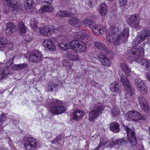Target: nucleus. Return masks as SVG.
Here are the masks:
<instances>
[{
  "label": "nucleus",
  "mask_w": 150,
  "mask_h": 150,
  "mask_svg": "<svg viewBox=\"0 0 150 150\" xmlns=\"http://www.w3.org/2000/svg\"><path fill=\"white\" fill-rule=\"evenodd\" d=\"M44 2L47 4H51L52 3V0H43Z\"/></svg>",
  "instance_id": "nucleus-62"
},
{
  "label": "nucleus",
  "mask_w": 150,
  "mask_h": 150,
  "mask_svg": "<svg viewBox=\"0 0 150 150\" xmlns=\"http://www.w3.org/2000/svg\"><path fill=\"white\" fill-rule=\"evenodd\" d=\"M97 0H88L87 2L88 6L90 7L93 6L97 4Z\"/></svg>",
  "instance_id": "nucleus-47"
},
{
  "label": "nucleus",
  "mask_w": 150,
  "mask_h": 150,
  "mask_svg": "<svg viewBox=\"0 0 150 150\" xmlns=\"http://www.w3.org/2000/svg\"><path fill=\"white\" fill-rule=\"evenodd\" d=\"M6 27V28L14 29V28H15V25L13 23L9 22L7 24Z\"/></svg>",
  "instance_id": "nucleus-53"
},
{
  "label": "nucleus",
  "mask_w": 150,
  "mask_h": 150,
  "mask_svg": "<svg viewBox=\"0 0 150 150\" xmlns=\"http://www.w3.org/2000/svg\"><path fill=\"white\" fill-rule=\"evenodd\" d=\"M6 115L4 114H2L0 116V121L1 122L4 121L5 120Z\"/></svg>",
  "instance_id": "nucleus-60"
},
{
  "label": "nucleus",
  "mask_w": 150,
  "mask_h": 150,
  "mask_svg": "<svg viewBox=\"0 0 150 150\" xmlns=\"http://www.w3.org/2000/svg\"><path fill=\"white\" fill-rule=\"evenodd\" d=\"M69 17L68 20V23L71 25L75 27H78L79 26L80 24V20L78 18L76 17Z\"/></svg>",
  "instance_id": "nucleus-16"
},
{
  "label": "nucleus",
  "mask_w": 150,
  "mask_h": 150,
  "mask_svg": "<svg viewBox=\"0 0 150 150\" xmlns=\"http://www.w3.org/2000/svg\"><path fill=\"white\" fill-rule=\"evenodd\" d=\"M108 139L106 138L101 139L100 144L93 150H98L100 148H101L102 149H104L105 148V146L108 142Z\"/></svg>",
  "instance_id": "nucleus-28"
},
{
  "label": "nucleus",
  "mask_w": 150,
  "mask_h": 150,
  "mask_svg": "<svg viewBox=\"0 0 150 150\" xmlns=\"http://www.w3.org/2000/svg\"><path fill=\"white\" fill-rule=\"evenodd\" d=\"M5 6H8V9L14 13H16L20 11V8L17 4L13 3L12 0H2Z\"/></svg>",
  "instance_id": "nucleus-10"
},
{
  "label": "nucleus",
  "mask_w": 150,
  "mask_h": 150,
  "mask_svg": "<svg viewBox=\"0 0 150 150\" xmlns=\"http://www.w3.org/2000/svg\"><path fill=\"white\" fill-rule=\"evenodd\" d=\"M42 55L41 52L38 50H35L32 51L29 56V59L30 61L34 63L42 61Z\"/></svg>",
  "instance_id": "nucleus-8"
},
{
  "label": "nucleus",
  "mask_w": 150,
  "mask_h": 150,
  "mask_svg": "<svg viewBox=\"0 0 150 150\" xmlns=\"http://www.w3.org/2000/svg\"><path fill=\"white\" fill-rule=\"evenodd\" d=\"M101 28L100 25H96L94 26L93 25L91 28V29H92L93 33L96 35H99V32Z\"/></svg>",
  "instance_id": "nucleus-39"
},
{
  "label": "nucleus",
  "mask_w": 150,
  "mask_h": 150,
  "mask_svg": "<svg viewBox=\"0 0 150 150\" xmlns=\"http://www.w3.org/2000/svg\"><path fill=\"white\" fill-rule=\"evenodd\" d=\"M120 66L122 69L127 76H131L132 74L131 71L125 63L124 62L121 63Z\"/></svg>",
  "instance_id": "nucleus-18"
},
{
  "label": "nucleus",
  "mask_w": 150,
  "mask_h": 150,
  "mask_svg": "<svg viewBox=\"0 0 150 150\" xmlns=\"http://www.w3.org/2000/svg\"><path fill=\"white\" fill-rule=\"evenodd\" d=\"M99 61L104 66L109 67L112 64V62L109 58L101 53L98 57Z\"/></svg>",
  "instance_id": "nucleus-13"
},
{
  "label": "nucleus",
  "mask_w": 150,
  "mask_h": 150,
  "mask_svg": "<svg viewBox=\"0 0 150 150\" xmlns=\"http://www.w3.org/2000/svg\"><path fill=\"white\" fill-rule=\"evenodd\" d=\"M34 3L33 0H27L24 3L25 8L26 9H29L33 6Z\"/></svg>",
  "instance_id": "nucleus-38"
},
{
  "label": "nucleus",
  "mask_w": 150,
  "mask_h": 150,
  "mask_svg": "<svg viewBox=\"0 0 150 150\" xmlns=\"http://www.w3.org/2000/svg\"><path fill=\"white\" fill-rule=\"evenodd\" d=\"M24 40L27 42L29 43L32 41V38L29 35H26L23 36Z\"/></svg>",
  "instance_id": "nucleus-49"
},
{
  "label": "nucleus",
  "mask_w": 150,
  "mask_h": 150,
  "mask_svg": "<svg viewBox=\"0 0 150 150\" xmlns=\"http://www.w3.org/2000/svg\"><path fill=\"white\" fill-rule=\"evenodd\" d=\"M11 73L8 70H5L2 69H0V80L6 77Z\"/></svg>",
  "instance_id": "nucleus-35"
},
{
  "label": "nucleus",
  "mask_w": 150,
  "mask_h": 150,
  "mask_svg": "<svg viewBox=\"0 0 150 150\" xmlns=\"http://www.w3.org/2000/svg\"><path fill=\"white\" fill-rule=\"evenodd\" d=\"M141 65H145L146 69L150 70V60L143 59L141 63Z\"/></svg>",
  "instance_id": "nucleus-42"
},
{
  "label": "nucleus",
  "mask_w": 150,
  "mask_h": 150,
  "mask_svg": "<svg viewBox=\"0 0 150 150\" xmlns=\"http://www.w3.org/2000/svg\"><path fill=\"white\" fill-rule=\"evenodd\" d=\"M43 44L45 47H47L50 51H54L55 50L54 45L50 39L44 40L43 42Z\"/></svg>",
  "instance_id": "nucleus-15"
},
{
  "label": "nucleus",
  "mask_w": 150,
  "mask_h": 150,
  "mask_svg": "<svg viewBox=\"0 0 150 150\" xmlns=\"http://www.w3.org/2000/svg\"><path fill=\"white\" fill-rule=\"evenodd\" d=\"M28 63H23L17 64H14L13 67V70H21L25 69L28 66Z\"/></svg>",
  "instance_id": "nucleus-26"
},
{
  "label": "nucleus",
  "mask_w": 150,
  "mask_h": 150,
  "mask_svg": "<svg viewBox=\"0 0 150 150\" xmlns=\"http://www.w3.org/2000/svg\"><path fill=\"white\" fill-rule=\"evenodd\" d=\"M101 53L103 54L108 58L112 59L113 57L114 54L112 51L110 50L106 49L102 51Z\"/></svg>",
  "instance_id": "nucleus-29"
},
{
  "label": "nucleus",
  "mask_w": 150,
  "mask_h": 150,
  "mask_svg": "<svg viewBox=\"0 0 150 150\" xmlns=\"http://www.w3.org/2000/svg\"><path fill=\"white\" fill-rule=\"evenodd\" d=\"M136 86L138 88L140 85H141L144 83V82L140 79H136L134 81Z\"/></svg>",
  "instance_id": "nucleus-46"
},
{
  "label": "nucleus",
  "mask_w": 150,
  "mask_h": 150,
  "mask_svg": "<svg viewBox=\"0 0 150 150\" xmlns=\"http://www.w3.org/2000/svg\"><path fill=\"white\" fill-rule=\"evenodd\" d=\"M140 19L139 16L132 15L129 17L128 22L129 25L136 28L139 24Z\"/></svg>",
  "instance_id": "nucleus-11"
},
{
  "label": "nucleus",
  "mask_w": 150,
  "mask_h": 150,
  "mask_svg": "<svg viewBox=\"0 0 150 150\" xmlns=\"http://www.w3.org/2000/svg\"><path fill=\"white\" fill-rule=\"evenodd\" d=\"M87 49V47L86 44L82 42H79L77 47V50L79 52H83Z\"/></svg>",
  "instance_id": "nucleus-25"
},
{
  "label": "nucleus",
  "mask_w": 150,
  "mask_h": 150,
  "mask_svg": "<svg viewBox=\"0 0 150 150\" xmlns=\"http://www.w3.org/2000/svg\"><path fill=\"white\" fill-rule=\"evenodd\" d=\"M120 81L125 86L129 84V80L127 79L126 76L123 74H122L120 76Z\"/></svg>",
  "instance_id": "nucleus-40"
},
{
  "label": "nucleus",
  "mask_w": 150,
  "mask_h": 150,
  "mask_svg": "<svg viewBox=\"0 0 150 150\" xmlns=\"http://www.w3.org/2000/svg\"><path fill=\"white\" fill-rule=\"evenodd\" d=\"M59 46L60 47V49L63 51L69 49L68 44L63 42H59L58 43Z\"/></svg>",
  "instance_id": "nucleus-41"
},
{
  "label": "nucleus",
  "mask_w": 150,
  "mask_h": 150,
  "mask_svg": "<svg viewBox=\"0 0 150 150\" xmlns=\"http://www.w3.org/2000/svg\"><path fill=\"white\" fill-rule=\"evenodd\" d=\"M7 43V39L5 37H0V48L4 47Z\"/></svg>",
  "instance_id": "nucleus-44"
},
{
  "label": "nucleus",
  "mask_w": 150,
  "mask_h": 150,
  "mask_svg": "<svg viewBox=\"0 0 150 150\" xmlns=\"http://www.w3.org/2000/svg\"><path fill=\"white\" fill-rule=\"evenodd\" d=\"M6 139L8 140V144L9 146L11 148L13 147L14 145L12 143V140L11 139V138L9 137H8Z\"/></svg>",
  "instance_id": "nucleus-55"
},
{
  "label": "nucleus",
  "mask_w": 150,
  "mask_h": 150,
  "mask_svg": "<svg viewBox=\"0 0 150 150\" xmlns=\"http://www.w3.org/2000/svg\"><path fill=\"white\" fill-rule=\"evenodd\" d=\"M25 142L24 146L27 150H33L37 146V142L34 138L31 137H26L24 138Z\"/></svg>",
  "instance_id": "nucleus-5"
},
{
  "label": "nucleus",
  "mask_w": 150,
  "mask_h": 150,
  "mask_svg": "<svg viewBox=\"0 0 150 150\" xmlns=\"http://www.w3.org/2000/svg\"><path fill=\"white\" fill-rule=\"evenodd\" d=\"M118 31L117 27L115 26L110 27L108 29L106 35L107 41L114 43L115 46H117L122 43L125 42L128 37L129 28H127L124 29L115 38Z\"/></svg>",
  "instance_id": "nucleus-1"
},
{
  "label": "nucleus",
  "mask_w": 150,
  "mask_h": 150,
  "mask_svg": "<svg viewBox=\"0 0 150 150\" xmlns=\"http://www.w3.org/2000/svg\"><path fill=\"white\" fill-rule=\"evenodd\" d=\"M122 127L126 131L128 136L127 139L130 143L133 146L137 144V141L134 132L127 126L124 125Z\"/></svg>",
  "instance_id": "nucleus-6"
},
{
  "label": "nucleus",
  "mask_w": 150,
  "mask_h": 150,
  "mask_svg": "<svg viewBox=\"0 0 150 150\" xmlns=\"http://www.w3.org/2000/svg\"><path fill=\"white\" fill-rule=\"evenodd\" d=\"M144 54V50L142 47L137 48L133 46L131 50H128L126 57L130 61H136L138 63H141L143 59L142 57Z\"/></svg>",
  "instance_id": "nucleus-2"
},
{
  "label": "nucleus",
  "mask_w": 150,
  "mask_h": 150,
  "mask_svg": "<svg viewBox=\"0 0 150 150\" xmlns=\"http://www.w3.org/2000/svg\"><path fill=\"white\" fill-rule=\"evenodd\" d=\"M125 117H127V120H129L137 121L139 120L145 119L144 116L136 111L129 112L125 115Z\"/></svg>",
  "instance_id": "nucleus-7"
},
{
  "label": "nucleus",
  "mask_w": 150,
  "mask_h": 150,
  "mask_svg": "<svg viewBox=\"0 0 150 150\" xmlns=\"http://www.w3.org/2000/svg\"><path fill=\"white\" fill-rule=\"evenodd\" d=\"M68 57L71 60H75L78 59V55L77 53H76L74 55H73L71 54H70L68 55Z\"/></svg>",
  "instance_id": "nucleus-48"
},
{
  "label": "nucleus",
  "mask_w": 150,
  "mask_h": 150,
  "mask_svg": "<svg viewBox=\"0 0 150 150\" xmlns=\"http://www.w3.org/2000/svg\"><path fill=\"white\" fill-rule=\"evenodd\" d=\"M57 88V86L53 83H50L47 86V91H55Z\"/></svg>",
  "instance_id": "nucleus-32"
},
{
  "label": "nucleus",
  "mask_w": 150,
  "mask_h": 150,
  "mask_svg": "<svg viewBox=\"0 0 150 150\" xmlns=\"http://www.w3.org/2000/svg\"><path fill=\"white\" fill-rule=\"evenodd\" d=\"M14 58L13 57L12 58L10 59L6 63L3 64V67H4L3 69L8 70L9 72L11 69H13V67L14 66V64H13V63Z\"/></svg>",
  "instance_id": "nucleus-17"
},
{
  "label": "nucleus",
  "mask_w": 150,
  "mask_h": 150,
  "mask_svg": "<svg viewBox=\"0 0 150 150\" xmlns=\"http://www.w3.org/2000/svg\"><path fill=\"white\" fill-rule=\"evenodd\" d=\"M42 13H44V12H51L53 10V8L51 4L49 5H43L40 9Z\"/></svg>",
  "instance_id": "nucleus-22"
},
{
  "label": "nucleus",
  "mask_w": 150,
  "mask_h": 150,
  "mask_svg": "<svg viewBox=\"0 0 150 150\" xmlns=\"http://www.w3.org/2000/svg\"><path fill=\"white\" fill-rule=\"evenodd\" d=\"M148 130L149 133V134L150 135V127L148 128Z\"/></svg>",
  "instance_id": "nucleus-64"
},
{
  "label": "nucleus",
  "mask_w": 150,
  "mask_h": 150,
  "mask_svg": "<svg viewBox=\"0 0 150 150\" xmlns=\"http://www.w3.org/2000/svg\"><path fill=\"white\" fill-rule=\"evenodd\" d=\"M76 36L77 39L78 40H82L84 39V37L82 34V32L77 33Z\"/></svg>",
  "instance_id": "nucleus-51"
},
{
  "label": "nucleus",
  "mask_w": 150,
  "mask_h": 150,
  "mask_svg": "<svg viewBox=\"0 0 150 150\" xmlns=\"http://www.w3.org/2000/svg\"><path fill=\"white\" fill-rule=\"evenodd\" d=\"M46 134L47 138L50 139V140L51 139L53 138L52 137L54 136L53 134H52L50 132H47Z\"/></svg>",
  "instance_id": "nucleus-59"
},
{
  "label": "nucleus",
  "mask_w": 150,
  "mask_h": 150,
  "mask_svg": "<svg viewBox=\"0 0 150 150\" xmlns=\"http://www.w3.org/2000/svg\"><path fill=\"white\" fill-rule=\"evenodd\" d=\"M107 8L105 3H103L100 6L99 12L102 16H105L107 12Z\"/></svg>",
  "instance_id": "nucleus-33"
},
{
  "label": "nucleus",
  "mask_w": 150,
  "mask_h": 150,
  "mask_svg": "<svg viewBox=\"0 0 150 150\" xmlns=\"http://www.w3.org/2000/svg\"><path fill=\"white\" fill-rule=\"evenodd\" d=\"M83 25L86 27H89L90 28L93 26L92 24L93 21L91 19L87 18H85L83 21Z\"/></svg>",
  "instance_id": "nucleus-31"
},
{
  "label": "nucleus",
  "mask_w": 150,
  "mask_h": 150,
  "mask_svg": "<svg viewBox=\"0 0 150 150\" xmlns=\"http://www.w3.org/2000/svg\"><path fill=\"white\" fill-rule=\"evenodd\" d=\"M82 34L84 37V38H85L88 37H90V33L87 31L83 30L82 32Z\"/></svg>",
  "instance_id": "nucleus-56"
},
{
  "label": "nucleus",
  "mask_w": 150,
  "mask_h": 150,
  "mask_svg": "<svg viewBox=\"0 0 150 150\" xmlns=\"http://www.w3.org/2000/svg\"><path fill=\"white\" fill-rule=\"evenodd\" d=\"M43 99L41 97H39L37 98V102L38 103H41L42 102Z\"/></svg>",
  "instance_id": "nucleus-61"
},
{
  "label": "nucleus",
  "mask_w": 150,
  "mask_h": 150,
  "mask_svg": "<svg viewBox=\"0 0 150 150\" xmlns=\"http://www.w3.org/2000/svg\"><path fill=\"white\" fill-rule=\"evenodd\" d=\"M137 88L139 91H140L143 94L146 93L147 91V86L144 83H143V84L140 85Z\"/></svg>",
  "instance_id": "nucleus-43"
},
{
  "label": "nucleus",
  "mask_w": 150,
  "mask_h": 150,
  "mask_svg": "<svg viewBox=\"0 0 150 150\" xmlns=\"http://www.w3.org/2000/svg\"><path fill=\"white\" fill-rule=\"evenodd\" d=\"M61 139V136L60 135H58L56 137L55 139H54L52 140L51 142L52 143L54 144L60 141Z\"/></svg>",
  "instance_id": "nucleus-52"
},
{
  "label": "nucleus",
  "mask_w": 150,
  "mask_h": 150,
  "mask_svg": "<svg viewBox=\"0 0 150 150\" xmlns=\"http://www.w3.org/2000/svg\"><path fill=\"white\" fill-rule=\"evenodd\" d=\"M111 112L112 114L114 117L117 116L119 115V112L117 109H112L111 110Z\"/></svg>",
  "instance_id": "nucleus-50"
},
{
  "label": "nucleus",
  "mask_w": 150,
  "mask_h": 150,
  "mask_svg": "<svg viewBox=\"0 0 150 150\" xmlns=\"http://www.w3.org/2000/svg\"><path fill=\"white\" fill-rule=\"evenodd\" d=\"M93 107V109L89 114L88 120L90 121H93L102 113L104 110L102 105H95Z\"/></svg>",
  "instance_id": "nucleus-4"
},
{
  "label": "nucleus",
  "mask_w": 150,
  "mask_h": 150,
  "mask_svg": "<svg viewBox=\"0 0 150 150\" xmlns=\"http://www.w3.org/2000/svg\"><path fill=\"white\" fill-rule=\"evenodd\" d=\"M79 41L78 40H73L68 43V45L69 49H74L77 47Z\"/></svg>",
  "instance_id": "nucleus-34"
},
{
  "label": "nucleus",
  "mask_w": 150,
  "mask_h": 150,
  "mask_svg": "<svg viewBox=\"0 0 150 150\" xmlns=\"http://www.w3.org/2000/svg\"><path fill=\"white\" fill-rule=\"evenodd\" d=\"M57 15L61 17H72L74 15L73 13L66 11H60L57 13Z\"/></svg>",
  "instance_id": "nucleus-24"
},
{
  "label": "nucleus",
  "mask_w": 150,
  "mask_h": 150,
  "mask_svg": "<svg viewBox=\"0 0 150 150\" xmlns=\"http://www.w3.org/2000/svg\"><path fill=\"white\" fill-rule=\"evenodd\" d=\"M138 98L139 104L145 112H148L150 108L149 106V104L147 103L144 97L141 95L138 97Z\"/></svg>",
  "instance_id": "nucleus-12"
},
{
  "label": "nucleus",
  "mask_w": 150,
  "mask_h": 150,
  "mask_svg": "<svg viewBox=\"0 0 150 150\" xmlns=\"http://www.w3.org/2000/svg\"><path fill=\"white\" fill-rule=\"evenodd\" d=\"M95 47L99 50H102L104 51L106 49L105 45L99 41H96L94 42Z\"/></svg>",
  "instance_id": "nucleus-36"
},
{
  "label": "nucleus",
  "mask_w": 150,
  "mask_h": 150,
  "mask_svg": "<svg viewBox=\"0 0 150 150\" xmlns=\"http://www.w3.org/2000/svg\"><path fill=\"white\" fill-rule=\"evenodd\" d=\"M84 114L83 111H81L80 110H76L73 113V119L77 121L79 119L84 116Z\"/></svg>",
  "instance_id": "nucleus-20"
},
{
  "label": "nucleus",
  "mask_w": 150,
  "mask_h": 150,
  "mask_svg": "<svg viewBox=\"0 0 150 150\" xmlns=\"http://www.w3.org/2000/svg\"><path fill=\"white\" fill-rule=\"evenodd\" d=\"M110 88L112 92L116 93L118 91L119 86L118 83L116 82H114L111 83Z\"/></svg>",
  "instance_id": "nucleus-30"
},
{
  "label": "nucleus",
  "mask_w": 150,
  "mask_h": 150,
  "mask_svg": "<svg viewBox=\"0 0 150 150\" xmlns=\"http://www.w3.org/2000/svg\"><path fill=\"white\" fill-rule=\"evenodd\" d=\"M40 32L41 35L44 36L50 35L52 33V31L51 30V29L48 27L41 28V29L39 28L37 32Z\"/></svg>",
  "instance_id": "nucleus-19"
},
{
  "label": "nucleus",
  "mask_w": 150,
  "mask_h": 150,
  "mask_svg": "<svg viewBox=\"0 0 150 150\" xmlns=\"http://www.w3.org/2000/svg\"><path fill=\"white\" fill-rule=\"evenodd\" d=\"M60 101L58 100L52 99L50 104L52 105L49 111L53 114L59 115L63 113L66 110V108L59 105Z\"/></svg>",
  "instance_id": "nucleus-3"
},
{
  "label": "nucleus",
  "mask_w": 150,
  "mask_h": 150,
  "mask_svg": "<svg viewBox=\"0 0 150 150\" xmlns=\"http://www.w3.org/2000/svg\"><path fill=\"white\" fill-rule=\"evenodd\" d=\"M110 129L115 132H118L120 130L119 124L115 122L110 124Z\"/></svg>",
  "instance_id": "nucleus-27"
},
{
  "label": "nucleus",
  "mask_w": 150,
  "mask_h": 150,
  "mask_svg": "<svg viewBox=\"0 0 150 150\" xmlns=\"http://www.w3.org/2000/svg\"><path fill=\"white\" fill-rule=\"evenodd\" d=\"M14 30V29H13L6 28V33L8 35H11L13 33Z\"/></svg>",
  "instance_id": "nucleus-54"
},
{
  "label": "nucleus",
  "mask_w": 150,
  "mask_h": 150,
  "mask_svg": "<svg viewBox=\"0 0 150 150\" xmlns=\"http://www.w3.org/2000/svg\"><path fill=\"white\" fill-rule=\"evenodd\" d=\"M38 22L35 19H33L31 23H30V25L31 28L37 32L39 28L38 27Z\"/></svg>",
  "instance_id": "nucleus-37"
},
{
  "label": "nucleus",
  "mask_w": 150,
  "mask_h": 150,
  "mask_svg": "<svg viewBox=\"0 0 150 150\" xmlns=\"http://www.w3.org/2000/svg\"><path fill=\"white\" fill-rule=\"evenodd\" d=\"M150 36V30L147 29L142 31L141 35L137 37L136 39L133 41L134 44L136 46L139 44L144 41L146 38Z\"/></svg>",
  "instance_id": "nucleus-9"
},
{
  "label": "nucleus",
  "mask_w": 150,
  "mask_h": 150,
  "mask_svg": "<svg viewBox=\"0 0 150 150\" xmlns=\"http://www.w3.org/2000/svg\"><path fill=\"white\" fill-rule=\"evenodd\" d=\"M17 28L21 33H25L27 30V28L24 25V23L22 21H20L18 23L17 26Z\"/></svg>",
  "instance_id": "nucleus-21"
},
{
  "label": "nucleus",
  "mask_w": 150,
  "mask_h": 150,
  "mask_svg": "<svg viewBox=\"0 0 150 150\" xmlns=\"http://www.w3.org/2000/svg\"><path fill=\"white\" fill-rule=\"evenodd\" d=\"M99 32V34H104L106 33V29L105 27H103V25H101V28Z\"/></svg>",
  "instance_id": "nucleus-58"
},
{
  "label": "nucleus",
  "mask_w": 150,
  "mask_h": 150,
  "mask_svg": "<svg viewBox=\"0 0 150 150\" xmlns=\"http://www.w3.org/2000/svg\"><path fill=\"white\" fill-rule=\"evenodd\" d=\"M62 35L57 36L55 38H53L51 40L52 43L54 42L56 44H58L59 42L58 41L62 40Z\"/></svg>",
  "instance_id": "nucleus-45"
},
{
  "label": "nucleus",
  "mask_w": 150,
  "mask_h": 150,
  "mask_svg": "<svg viewBox=\"0 0 150 150\" xmlns=\"http://www.w3.org/2000/svg\"><path fill=\"white\" fill-rule=\"evenodd\" d=\"M125 90L127 94L130 96H132L134 93V90L130 83L125 86Z\"/></svg>",
  "instance_id": "nucleus-23"
},
{
  "label": "nucleus",
  "mask_w": 150,
  "mask_h": 150,
  "mask_svg": "<svg viewBox=\"0 0 150 150\" xmlns=\"http://www.w3.org/2000/svg\"><path fill=\"white\" fill-rule=\"evenodd\" d=\"M147 41L148 43L150 44V38L147 39Z\"/></svg>",
  "instance_id": "nucleus-63"
},
{
  "label": "nucleus",
  "mask_w": 150,
  "mask_h": 150,
  "mask_svg": "<svg viewBox=\"0 0 150 150\" xmlns=\"http://www.w3.org/2000/svg\"><path fill=\"white\" fill-rule=\"evenodd\" d=\"M119 3L120 6H123L126 4L127 0H119Z\"/></svg>",
  "instance_id": "nucleus-57"
},
{
  "label": "nucleus",
  "mask_w": 150,
  "mask_h": 150,
  "mask_svg": "<svg viewBox=\"0 0 150 150\" xmlns=\"http://www.w3.org/2000/svg\"><path fill=\"white\" fill-rule=\"evenodd\" d=\"M127 142V139L126 138H122L115 140L112 145L116 148H120L122 145L126 144Z\"/></svg>",
  "instance_id": "nucleus-14"
}]
</instances>
